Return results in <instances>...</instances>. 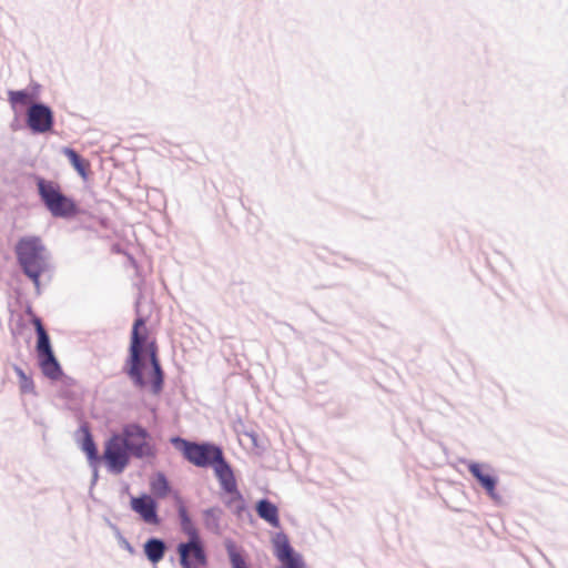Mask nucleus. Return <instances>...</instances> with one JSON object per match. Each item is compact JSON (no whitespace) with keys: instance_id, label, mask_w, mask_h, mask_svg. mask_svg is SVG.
<instances>
[{"instance_id":"nucleus-1","label":"nucleus","mask_w":568,"mask_h":568,"mask_svg":"<svg viewBox=\"0 0 568 568\" xmlns=\"http://www.w3.org/2000/svg\"><path fill=\"white\" fill-rule=\"evenodd\" d=\"M149 332L142 317L135 320L130 344L129 375L140 387L150 386L156 394L163 384V373L154 342L148 343Z\"/></svg>"},{"instance_id":"nucleus-2","label":"nucleus","mask_w":568,"mask_h":568,"mask_svg":"<svg viewBox=\"0 0 568 568\" xmlns=\"http://www.w3.org/2000/svg\"><path fill=\"white\" fill-rule=\"evenodd\" d=\"M17 260L23 273L38 287L40 285V276L47 270L44 257V246L38 236L21 237L14 248Z\"/></svg>"},{"instance_id":"nucleus-3","label":"nucleus","mask_w":568,"mask_h":568,"mask_svg":"<svg viewBox=\"0 0 568 568\" xmlns=\"http://www.w3.org/2000/svg\"><path fill=\"white\" fill-rule=\"evenodd\" d=\"M36 182L42 202L53 216L65 217L75 214L74 202L62 193L59 183L40 176L36 179Z\"/></svg>"},{"instance_id":"nucleus-4","label":"nucleus","mask_w":568,"mask_h":568,"mask_svg":"<svg viewBox=\"0 0 568 568\" xmlns=\"http://www.w3.org/2000/svg\"><path fill=\"white\" fill-rule=\"evenodd\" d=\"M171 442L186 460L197 467L213 466L223 455L221 448L210 444H196L180 437H174Z\"/></svg>"},{"instance_id":"nucleus-5","label":"nucleus","mask_w":568,"mask_h":568,"mask_svg":"<svg viewBox=\"0 0 568 568\" xmlns=\"http://www.w3.org/2000/svg\"><path fill=\"white\" fill-rule=\"evenodd\" d=\"M132 454L136 458L154 457L156 449L149 432L139 424H126L120 434Z\"/></svg>"},{"instance_id":"nucleus-6","label":"nucleus","mask_w":568,"mask_h":568,"mask_svg":"<svg viewBox=\"0 0 568 568\" xmlns=\"http://www.w3.org/2000/svg\"><path fill=\"white\" fill-rule=\"evenodd\" d=\"M132 455L120 434H113L104 444L102 459L108 469L114 474H121L129 465Z\"/></svg>"},{"instance_id":"nucleus-7","label":"nucleus","mask_w":568,"mask_h":568,"mask_svg":"<svg viewBox=\"0 0 568 568\" xmlns=\"http://www.w3.org/2000/svg\"><path fill=\"white\" fill-rule=\"evenodd\" d=\"M214 473L221 484L223 490L231 495V503H234L239 509L243 508V497L237 489L236 479L232 468L225 462L223 455L213 465Z\"/></svg>"},{"instance_id":"nucleus-8","label":"nucleus","mask_w":568,"mask_h":568,"mask_svg":"<svg viewBox=\"0 0 568 568\" xmlns=\"http://www.w3.org/2000/svg\"><path fill=\"white\" fill-rule=\"evenodd\" d=\"M178 554L182 568H204L206 554L201 539L187 540L178 546Z\"/></svg>"},{"instance_id":"nucleus-9","label":"nucleus","mask_w":568,"mask_h":568,"mask_svg":"<svg viewBox=\"0 0 568 568\" xmlns=\"http://www.w3.org/2000/svg\"><path fill=\"white\" fill-rule=\"evenodd\" d=\"M27 123L34 133H47L52 130L53 113L49 106L34 103L28 109Z\"/></svg>"},{"instance_id":"nucleus-10","label":"nucleus","mask_w":568,"mask_h":568,"mask_svg":"<svg viewBox=\"0 0 568 568\" xmlns=\"http://www.w3.org/2000/svg\"><path fill=\"white\" fill-rule=\"evenodd\" d=\"M131 508L140 515L146 524L159 525L160 520L156 513V504L149 495L131 498Z\"/></svg>"},{"instance_id":"nucleus-11","label":"nucleus","mask_w":568,"mask_h":568,"mask_svg":"<svg viewBox=\"0 0 568 568\" xmlns=\"http://www.w3.org/2000/svg\"><path fill=\"white\" fill-rule=\"evenodd\" d=\"M37 352L42 373L51 379H58L61 376V368L54 357L51 345L47 344L44 347L37 346Z\"/></svg>"},{"instance_id":"nucleus-12","label":"nucleus","mask_w":568,"mask_h":568,"mask_svg":"<svg viewBox=\"0 0 568 568\" xmlns=\"http://www.w3.org/2000/svg\"><path fill=\"white\" fill-rule=\"evenodd\" d=\"M275 556L283 568H304L300 556L295 555L286 538L276 540Z\"/></svg>"},{"instance_id":"nucleus-13","label":"nucleus","mask_w":568,"mask_h":568,"mask_svg":"<svg viewBox=\"0 0 568 568\" xmlns=\"http://www.w3.org/2000/svg\"><path fill=\"white\" fill-rule=\"evenodd\" d=\"M468 470L470 474L479 481V484L485 488L487 494L493 499H498V496L495 491L497 480L489 473L484 471V466L477 463H470L468 465Z\"/></svg>"},{"instance_id":"nucleus-14","label":"nucleus","mask_w":568,"mask_h":568,"mask_svg":"<svg viewBox=\"0 0 568 568\" xmlns=\"http://www.w3.org/2000/svg\"><path fill=\"white\" fill-rule=\"evenodd\" d=\"M257 515L268 523L272 527H280V517L277 507L267 499H262L256 504Z\"/></svg>"},{"instance_id":"nucleus-15","label":"nucleus","mask_w":568,"mask_h":568,"mask_svg":"<svg viewBox=\"0 0 568 568\" xmlns=\"http://www.w3.org/2000/svg\"><path fill=\"white\" fill-rule=\"evenodd\" d=\"M179 517L181 521L182 531L189 537V540L201 539L199 531L192 523L185 506L181 503L179 506Z\"/></svg>"},{"instance_id":"nucleus-16","label":"nucleus","mask_w":568,"mask_h":568,"mask_svg":"<svg viewBox=\"0 0 568 568\" xmlns=\"http://www.w3.org/2000/svg\"><path fill=\"white\" fill-rule=\"evenodd\" d=\"M144 551H145V555H146L148 559L151 562L156 564L164 556L165 545H164V542L162 540L153 538V539H150V540H148L145 542Z\"/></svg>"},{"instance_id":"nucleus-17","label":"nucleus","mask_w":568,"mask_h":568,"mask_svg":"<svg viewBox=\"0 0 568 568\" xmlns=\"http://www.w3.org/2000/svg\"><path fill=\"white\" fill-rule=\"evenodd\" d=\"M81 429L83 432L81 449L85 453L90 463H97L99 460V455L92 435L87 426H83Z\"/></svg>"},{"instance_id":"nucleus-18","label":"nucleus","mask_w":568,"mask_h":568,"mask_svg":"<svg viewBox=\"0 0 568 568\" xmlns=\"http://www.w3.org/2000/svg\"><path fill=\"white\" fill-rule=\"evenodd\" d=\"M151 491L159 498H164L170 493V485L166 477L159 473L150 481Z\"/></svg>"},{"instance_id":"nucleus-19","label":"nucleus","mask_w":568,"mask_h":568,"mask_svg":"<svg viewBox=\"0 0 568 568\" xmlns=\"http://www.w3.org/2000/svg\"><path fill=\"white\" fill-rule=\"evenodd\" d=\"M63 153L68 156L73 168L82 175H87L89 162L82 159L74 150L65 148Z\"/></svg>"},{"instance_id":"nucleus-20","label":"nucleus","mask_w":568,"mask_h":568,"mask_svg":"<svg viewBox=\"0 0 568 568\" xmlns=\"http://www.w3.org/2000/svg\"><path fill=\"white\" fill-rule=\"evenodd\" d=\"M14 372L19 378V388L22 394H34L36 386L30 376H28L20 367L16 366Z\"/></svg>"},{"instance_id":"nucleus-21","label":"nucleus","mask_w":568,"mask_h":568,"mask_svg":"<svg viewBox=\"0 0 568 568\" xmlns=\"http://www.w3.org/2000/svg\"><path fill=\"white\" fill-rule=\"evenodd\" d=\"M32 324L34 325L37 335H38V343L37 346H47V344H50L49 335L45 332L41 320L38 316H33Z\"/></svg>"},{"instance_id":"nucleus-22","label":"nucleus","mask_w":568,"mask_h":568,"mask_svg":"<svg viewBox=\"0 0 568 568\" xmlns=\"http://www.w3.org/2000/svg\"><path fill=\"white\" fill-rule=\"evenodd\" d=\"M9 101L12 105H27L32 101V97L26 91H10Z\"/></svg>"},{"instance_id":"nucleus-23","label":"nucleus","mask_w":568,"mask_h":568,"mask_svg":"<svg viewBox=\"0 0 568 568\" xmlns=\"http://www.w3.org/2000/svg\"><path fill=\"white\" fill-rule=\"evenodd\" d=\"M229 555L233 568H248L244 558L236 551L234 546L229 547Z\"/></svg>"}]
</instances>
